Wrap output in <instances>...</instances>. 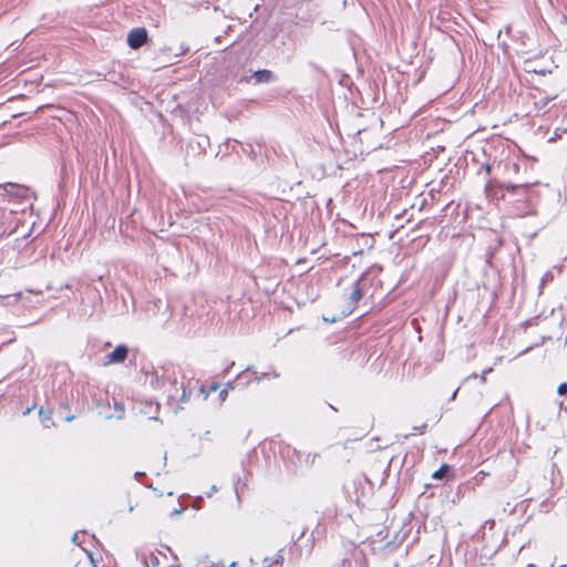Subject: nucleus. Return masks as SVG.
I'll use <instances>...</instances> for the list:
<instances>
[{"mask_svg": "<svg viewBox=\"0 0 567 567\" xmlns=\"http://www.w3.org/2000/svg\"><path fill=\"white\" fill-rule=\"evenodd\" d=\"M152 563H153V565L156 567V566L158 565V559H157V557H154V556H153V557H152Z\"/></svg>", "mask_w": 567, "mask_h": 567, "instance_id": "obj_12", "label": "nucleus"}, {"mask_svg": "<svg viewBox=\"0 0 567 567\" xmlns=\"http://www.w3.org/2000/svg\"><path fill=\"white\" fill-rule=\"evenodd\" d=\"M267 377H268V373H261V375H259V377H256V378H255V381H256L257 383H260V382H262Z\"/></svg>", "mask_w": 567, "mask_h": 567, "instance_id": "obj_9", "label": "nucleus"}, {"mask_svg": "<svg viewBox=\"0 0 567 567\" xmlns=\"http://www.w3.org/2000/svg\"><path fill=\"white\" fill-rule=\"evenodd\" d=\"M127 348L123 344L117 346L112 352L106 355L105 364L121 363L126 359Z\"/></svg>", "mask_w": 567, "mask_h": 567, "instance_id": "obj_3", "label": "nucleus"}, {"mask_svg": "<svg viewBox=\"0 0 567 567\" xmlns=\"http://www.w3.org/2000/svg\"><path fill=\"white\" fill-rule=\"evenodd\" d=\"M78 537H79V534H78V533H75V534L73 535V537H72V542H73V543H78Z\"/></svg>", "mask_w": 567, "mask_h": 567, "instance_id": "obj_14", "label": "nucleus"}, {"mask_svg": "<svg viewBox=\"0 0 567 567\" xmlns=\"http://www.w3.org/2000/svg\"><path fill=\"white\" fill-rule=\"evenodd\" d=\"M73 420H74V415H69V416H66V417H65V421H66V422H71V421H73Z\"/></svg>", "mask_w": 567, "mask_h": 567, "instance_id": "obj_15", "label": "nucleus"}, {"mask_svg": "<svg viewBox=\"0 0 567 567\" xmlns=\"http://www.w3.org/2000/svg\"><path fill=\"white\" fill-rule=\"evenodd\" d=\"M28 194H29V189L23 186H20V185H16V184L0 185V195L1 196L25 198L28 196Z\"/></svg>", "mask_w": 567, "mask_h": 567, "instance_id": "obj_1", "label": "nucleus"}, {"mask_svg": "<svg viewBox=\"0 0 567 567\" xmlns=\"http://www.w3.org/2000/svg\"><path fill=\"white\" fill-rule=\"evenodd\" d=\"M252 79L255 80L256 83H267L272 80V73L269 70L256 71L252 74Z\"/></svg>", "mask_w": 567, "mask_h": 567, "instance_id": "obj_4", "label": "nucleus"}, {"mask_svg": "<svg viewBox=\"0 0 567 567\" xmlns=\"http://www.w3.org/2000/svg\"><path fill=\"white\" fill-rule=\"evenodd\" d=\"M477 378V374L476 373H472L467 379H475Z\"/></svg>", "mask_w": 567, "mask_h": 567, "instance_id": "obj_16", "label": "nucleus"}, {"mask_svg": "<svg viewBox=\"0 0 567 567\" xmlns=\"http://www.w3.org/2000/svg\"><path fill=\"white\" fill-rule=\"evenodd\" d=\"M197 561H198V564H210V566H218L219 565V563H215L213 560H209L207 555L199 557L197 559Z\"/></svg>", "mask_w": 567, "mask_h": 567, "instance_id": "obj_7", "label": "nucleus"}, {"mask_svg": "<svg viewBox=\"0 0 567 567\" xmlns=\"http://www.w3.org/2000/svg\"><path fill=\"white\" fill-rule=\"evenodd\" d=\"M90 559H91V563H92V566H93V567H99V566L96 565V563H95V560H94V558H93V556H92V555H90Z\"/></svg>", "mask_w": 567, "mask_h": 567, "instance_id": "obj_13", "label": "nucleus"}, {"mask_svg": "<svg viewBox=\"0 0 567 567\" xmlns=\"http://www.w3.org/2000/svg\"><path fill=\"white\" fill-rule=\"evenodd\" d=\"M447 468H449V467H447L446 465L441 466V468H440V470H437L436 472H434V474H433V478H442V477L445 475V473H446Z\"/></svg>", "mask_w": 567, "mask_h": 567, "instance_id": "obj_6", "label": "nucleus"}, {"mask_svg": "<svg viewBox=\"0 0 567 567\" xmlns=\"http://www.w3.org/2000/svg\"><path fill=\"white\" fill-rule=\"evenodd\" d=\"M237 565L236 561L230 563L229 567H235Z\"/></svg>", "mask_w": 567, "mask_h": 567, "instance_id": "obj_17", "label": "nucleus"}, {"mask_svg": "<svg viewBox=\"0 0 567 567\" xmlns=\"http://www.w3.org/2000/svg\"><path fill=\"white\" fill-rule=\"evenodd\" d=\"M492 369L484 370L481 378V381L484 383L486 381V373L491 372Z\"/></svg>", "mask_w": 567, "mask_h": 567, "instance_id": "obj_10", "label": "nucleus"}, {"mask_svg": "<svg viewBox=\"0 0 567 567\" xmlns=\"http://www.w3.org/2000/svg\"><path fill=\"white\" fill-rule=\"evenodd\" d=\"M147 39V33L144 29H134L127 35V43L132 49H138Z\"/></svg>", "mask_w": 567, "mask_h": 567, "instance_id": "obj_2", "label": "nucleus"}, {"mask_svg": "<svg viewBox=\"0 0 567 567\" xmlns=\"http://www.w3.org/2000/svg\"><path fill=\"white\" fill-rule=\"evenodd\" d=\"M279 375H280L279 372L275 373V378H279Z\"/></svg>", "mask_w": 567, "mask_h": 567, "instance_id": "obj_19", "label": "nucleus"}, {"mask_svg": "<svg viewBox=\"0 0 567 567\" xmlns=\"http://www.w3.org/2000/svg\"><path fill=\"white\" fill-rule=\"evenodd\" d=\"M557 392H558L559 395L567 394V383L559 384V386L557 389Z\"/></svg>", "mask_w": 567, "mask_h": 567, "instance_id": "obj_8", "label": "nucleus"}, {"mask_svg": "<svg viewBox=\"0 0 567 567\" xmlns=\"http://www.w3.org/2000/svg\"><path fill=\"white\" fill-rule=\"evenodd\" d=\"M227 389H234L233 384H231V383H228V384H227Z\"/></svg>", "mask_w": 567, "mask_h": 567, "instance_id": "obj_18", "label": "nucleus"}, {"mask_svg": "<svg viewBox=\"0 0 567 567\" xmlns=\"http://www.w3.org/2000/svg\"><path fill=\"white\" fill-rule=\"evenodd\" d=\"M220 396H221V400H225V399H226V396H227V389H225V390H223V391L220 392Z\"/></svg>", "mask_w": 567, "mask_h": 567, "instance_id": "obj_11", "label": "nucleus"}, {"mask_svg": "<svg viewBox=\"0 0 567 567\" xmlns=\"http://www.w3.org/2000/svg\"><path fill=\"white\" fill-rule=\"evenodd\" d=\"M361 296L362 295H361V290L359 288V285L354 284L353 288H352L351 296H350V299H351L352 303H357L361 299Z\"/></svg>", "mask_w": 567, "mask_h": 567, "instance_id": "obj_5", "label": "nucleus"}]
</instances>
